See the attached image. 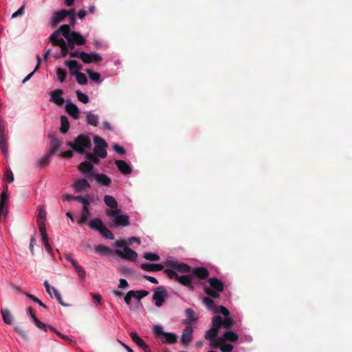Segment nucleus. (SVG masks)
Returning a JSON list of instances; mask_svg holds the SVG:
<instances>
[{
  "label": "nucleus",
  "mask_w": 352,
  "mask_h": 352,
  "mask_svg": "<svg viewBox=\"0 0 352 352\" xmlns=\"http://www.w3.org/2000/svg\"><path fill=\"white\" fill-rule=\"evenodd\" d=\"M208 282L209 286L204 287L205 294L210 298H219L221 296L220 293L224 290V284L217 278H210Z\"/></svg>",
  "instance_id": "f257e3e1"
},
{
  "label": "nucleus",
  "mask_w": 352,
  "mask_h": 352,
  "mask_svg": "<svg viewBox=\"0 0 352 352\" xmlns=\"http://www.w3.org/2000/svg\"><path fill=\"white\" fill-rule=\"evenodd\" d=\"M67 146L80 154L85 153V149L91 148V142L89 136L80 134L78 135L73 142H67Z\"/></svg>",
  "instance_id": "f03ea898"
},
{
  "label": "nucleus",
  "mask_w": 352,
  "mask_h": 352,
  "mask_svg": "<svg viewBox=\"0 0 352 352\" xmlns=\"http://www.w3.org/2000/svg\"><path fill=\"white\" fill-rule=\"evenodd\" d=\"M221 327V317L215 316L212 318V327L208 330L205 334V339L210 341V346L212 347V343L218 342L219 331Z\"/></svg>",
  "instance_id": "7ed1b4c3"
},
{
  "label": "nucleus",
  "mask_w": 352,
  "mask_h": 352,
  "mask_svg": "<svg viewBox=\"0 0 352 352\" xmlns=\"http://www.w3.org/2000/svg\"><path fill=\"white\" fill-rule=\"evenodd\" d=\"M121 210H107L106 214L113 219V223L117 227H125L129 225V217L126 214H122Z\"/></svg>",
  "instance_id": "20e7f679"
},
{
  "label": "nucleus",
  "mask_w": 352,
  "mask_h": 352,
  "mask_svg": "<svg viewBox=\"0 0 352 352\" xmlns=\"http://www.w3.org/2000/svg\"><path fill=\"white\" fill-rule=\"evenodd\" d=\"M89 226L91 229L98 231L104 238L111 240L114 239L113 232L104 225L100 218L91 219Z\"/></svg>",
  "instance_id": "39448f33"
},
{
  "label": "nucleus",
  "mask_w": 352,
  "mask_h": 352,
  "mask_svg": "<svg viewBox=\"0 0 352 352\" xmlns=\"http://www.w3.org/2000/svg\"><path fill=\"white\" fill-rule=\"evenodd\" d=\"M154 333L157 337H162V342L166 344H174L177 340V336L174 333H168L163 331L161 326L154 327Z\"/></svg>",
  "instance_id": "423d86ee"
},
{
  "label": "nucleus",
  "mask_w": 352,
  "mask_h": 352,
  "mask_svg": "<svg viewBox=\"0 0 352 352\" xmlns=\"http://www.w3.org/2000/svg\"><path fill=\"white\" fill-rule=\"evenodd\" d=\"M94 142L95 144L94 148V153L102 159L105 158L107 155L106 148L108 145L107 142L102 138L97 135L94 137Z\"/></svg>",
  "instance_id": "0eeeda50"
},
{
  "label": "nucleus",
  "mask_w": 352,
  "mask_h": 352,
  "mask_svg": "<svg viewBox=\"0 0 352 352\" xmlns=\"http://www.w3.org/2000/svg\"><path fill=\"white\" fill-rule=\"evenodd\" d=\"M203 302L210 310L212 311L215 314L221 313L225 316H228L230 315V311L226 307L222 305H215L214 300L209 297H204L203 298Z\"/></svg>",
  "instance_id": "6e6552de"
},
{
  "label": "nucleus",
  "mask_w": 352,
  "mask_h": 352,
  "mask_svg": "<svg viewBox=\"0 0 352 352\" xmlns=\"http://www.w3.org/2000/svg\"><path fill=\"white\" fill-rule=\"evenodd\" d=\"M115 253L122 259L129 261H135L138 257V254L134 250L129 248L128 246L124 247L123 250L116 249Z\"/></svg>",
  "instance_id": "1a4fd4ad"
},
{
  "label": "nucleus",
  "mask_w": 352,
  "mask_h": 352,
  "mask_svg": "<svg viewBox=\"0 0 352 352\" xmlns=\"http://www.w3.org/2000/svg\"><path fill=\"white\" fill-rule=\"evenodd\" d=\"M167 296L168 292L166 289L162 286L157 287L154 290L153 295V299L155 301V305L158 307H161Z\"/></svg>",
  "instance_id": "9d476101"
},
{
  "label": "nucleus",
  "mask_w": 352,
  "mask_h": 352,
  "mask_svg": "<svg viewBox=\"0 0 352 352\" xmlns=\"http://www.w3.org/2000/svg\"><path fill=\"white\" fill-rule=\"evenodd\" d=\"M80 58L84 63L89 64L91 63H98L102 60V56L97 53H86L84 52H80Z\"/></svg>",
  "instance_id": "9b49d317"
},
{
  "label": "nucleus",
  "mask_w": 352,
  "mask_h": 352,
  "mask_svg": "<svg viewBox=\"0 0 352 352\" xmlns=\"http://www.w3.org/2000/svg\"><path fill=\"white\" fill-rule=\"evenodd\" d=\"M166 265L171 267L181 273H189L191 271V267L188 265L182 262L166 261Z\"/></svg>",
  "instance_id": "f8f14e48"
},
{
  "label": "nucleus",
  "mask_w": 352,
  "mask_h": 352,
  "mask_svg": "<svg viewBox=\"0 0 352 352\" xmlns=\"http://www.w3.org/2000/svg\"><path fill=\"white\" fill-rule=\"evenodd\" d=\"M94 165L88 161L80 163L78 166L79 171L82 174H86L89 179H91L96 173L94 172Z\"/></svg>",
  "instance_id": "ddd939ff"
},
{
  "label": "nucleus",
  "mask_w": 352,
  "mask_h": 352,
  "mask_svg": "<svg viewBox=\"0 0 352 352\" xmlns=\"http://www.w3.org/2000/svg\"><path fill=\"white\" fill-rule=\"evenodd\" d=\"M63 92L62 89H56L50 93V102H54L58 106H62L65 103V99L63 98Z\"/></svg>",
  "instance_id": "4468645a"
},
{
  "label": "nucleus",
  "mask_w": 352,
  "mask_h": 352,
  "mask_svg": "<svg viewBox=\"0 0 352 352\" xmlns=\"http://www.w3.org/2000/svg\"><path fill=\"white\" fill-rule=\"evenodd\" d=\"M212 348L220 349L222 352H232L234 346L230 344H226L225 339L219 338L218 342L212 344Z\"/></svg>",
  "instance_id": "2eb2a0df"
},
{
  "label": "nucleus",
  "mask_w": 352,
  "mask_h": 352,
  "mask_svg": "<svg viewBox=\"0 0 352 352\" xmlns=\"http://www.w3.org/2000/svg\"><path fill=\"white\" fill-rule=\"evenodd\" d=\"M73 187L76 192H81L82 191H87L91 186L87 179L81 178L74 182Z\"/></svg>",
  "instance_id": "dca6fc26"
},
{
  "label": "nucleus",
  "mask_w": 352,
  "mask_h": 352,
  "mask_svg": "<svg viewBox=\"0 0 352 352\" xmlns=\"http://www.w3.org/2000/svg\"><path fill=\"white\" fill-rule=\"evenodd\" d=\"M130 337L132 340L140 348H142L144 352H151L148 348V346L145 342L138 336L136 332H131Z\"/></svg>",
  "instance_id": "f3484780"
},
{
  "label": "nucleus",
  "mask_w": 352,
  "mask_h": 352,
  "mask_svg": "<svg viewBox=\"0 0 352 352\" xmlns=\"http://www.w3.org/2000/svg\"><path fill=\"white\" fill-rule=\"evenodd\" d=\"M190 272L191 274H193V278L196 276L201 280H205L209 276L208 270L204 267H195Z\"/></svg>",
  "instance_id": "a211bd4d"
},
{
  "label": "nucleus",
  "mask_w": 352,
  "mask_h": 352,
  "mask_svg": "<svg viewBox=\"0 0 352 352\" xmlns=\"http://www.w3.org/2000/svg\"><path fill=\"white\" fill-rule=\"evenodd\" d=\"M193 330L191 326H187L183 331L181 341L182 342L187 346L192 341Z\"/></svg>",
  "instance_id": "6ab92c4d"
},
{
  "label": "nucleus",
  "mask_w": 352,
  "mask_h": 352,
  "mask_svg": "<svg viewBox=\"0 0 352 352\" xmlns=\"http://www.w3.org/2000/svg\"><path fill=\"white\" fill-rule=\"evenodd\" d=\"M66 16H67V13L66 12V10H61L60 11L56 12L51 19V25L52 26L57 25L60 21H62Z\"/></svg>",
  "instance_id": "aec40b11"
},
{
  "label": "nucleus",
  "mask_w": 352,
  "mask_h": 352,
  "mask_svg": "<svg viewBox=\"0 0 352 352\" xmlns=\"http://www.w3.org/2000/svg\"><path fill=\"white\" fill-rule=\"evenodd\" d=\"M28 312L29 313L32 319L34 322L35 325L38 328L45 331H47V326L37 318L34 310L31 307H28Z\"/></svg>",
  "instance_id": "412c9836"
},
{
  "label": "nucleus",
  "mask_w": 352,
  "mask_h": 352,
  "mask_svg": "<svg viewBox=\"0 0 352 352\" xmlns=\"http://www.w3.org/2000/svg\"><path fill=\"white\" fill-rule=\"evenodd\" d=\"M78 46L83 45L86 43L85 38L78 32H72L70 36L68 38Z\"/></svg>",
  "instance_id": "4be33fe9"
},
{
  "label": "nucleus",
  "mask_w": 352,
  "mask_h": 352,
  "mask_svg": "<svg viewBox=\"0 0 352 352\" xmlns=\"http://www.w3.org/2000/svg\"><path fill=\"white\" fill-rule=\"evenodd\" d=\"M186 318L184 320L183 323L190 326V324L196 322L198 317L196 316L195 312L190 308H188L185 310Z\"/></svg>",
  "instance_id": "5701e85b"
},
{
  "label": "nucleus",
  "mask_w": 352,
  "mask_h": 352,
  "mask_svg": "<svg viewBox=\"0 0 352 352\" xmlns=\"http://www.w3.org/2000/svg\"><path fill=\"white\" fill-rule=\"evenodd\" d=\"M118 170L124 175H129L132 172L131 166L124 160H116Z\"/></svg>",
  "instance_id": "b1692460"
},
{
  "label": "nucleus",
  "mask_w": 352,
  "mask_h": 352,
  "mask_svg": "<svg viewBox=\"0 0 352 352\" xmlns=\"http://www.w3.org/2000/svg\"><path fill=\"white\" fill-rule=\"evenodd\" d=\"M59 36L58 32H54L50 36V41L53 45L61 47L67 43L63 38H59Z\"/></svg>",
  "instance_id": "393cba45"
},
{
  "label": "nucleus",
  "mask_w": 352,
  "mask_h": 352,
  "mask_svg": "<svg viewBox=\"0 0 352 352\" xmlns=\"http://www.w3.org/2000/svg\"><path fill=\"white\" fill-rule=\"evenodd\" d=\"M93 178H95L97 182L102 186H109L111 183V178L103 173H95Z\"/></svg>",
  "instance_id": "a878e982"
},
{
  "label": "nucleus",
  "mask_w": 352,
  "mask_h": 352,
  "mask_svg": "<svg viewBox=\"0 0 352 352\" xmlns=\"http://www.w3.org/2000/svg\"><path fill=\"white\" fill-rule=\"evenodd\" d=\"M142 270L147 272H158L164 269V266L162 264H151V263H142L140 265Z\"/></svg>",
  "instance_id": "bb28decb"
},
{
  "label": "nucleus",
  "mask_w": 352,
  "mask_h": 352,
  "mask_svg": "<svg viewBox=\"0 0 352 352\" xmlns=\"http://www.w3.org/2000/svg\"><path fill=\"white\" fill-rule=\"evenodd\" d=\"M65 110L74 119L78 118L79 110L76 104L72 102H67L65 106Z\"/></svg>",
  "instance_id": "cd10ccee"
},
{
  "label": "nucleus",
  "mask_w": 352,
  "mask_h": 352,
  "mask_svg": "<svg viewBox=\"0 0 352 352\" xmlns=\"http://www.w3.org/2000/svg\"><path fill=\"white\" fill-rule=\"evenodd\" d=\"M65 64L69 68L70 73L73 75L79 72V70L81 69V66L75 60H67Z\"/></svg>",
  "instance_id": "c85d7f7f"
},
{
  "label": "nucleus",
  "mask_w": 352,
  "mask_h": 352,
  "mask_svg": "<svg viewBox=\"0 0 352 352\" xmlns=\"http://www.w3.org/2000/svg\"><path fill=\"white\" fill-rule=\"evenodd\" d=\"M104 204L110 208L109 210H118V201L111 195H105L104 197Z\"/></svg>",
  "instance_id": "c756f323"
},
{
  "label": "nucleus",
  "mask_w": 352,
  "mask_h": 352,
  "mask_svg": "<svg viewBox=\"0 0 352 352\" xmlns=\"http://www.w3.org/2000/svg\"><path fill=\"white\" fill-rule=\"evenodd\" d=\"M61 146V142L56 138H53L50 142V148L48 153L51 155L55 154L60 146Z\"/></svg>",
  "instance_id": "7c9ffc66"
},
{
  "label": "nucleus",
  "mask_w": 352,
  "mask_h": 352,
  "mask_svg": "<svg viewBox=\"0 0 352 352\" xmlns=\"http://www.w3.org/2000/svg\"><path fill=\"white\" fill-rule=\"evenodd\" d=\"M55 32H58V35L62 34L65 39L69 38L72 34V32H70V27L67 24L62 25Z\"/></svg>",
  "instance_id": "2f4dec72"
},
{
  "label": "nucleus",
  "mask_w": 352,
  "mask_h": 352,
  "mask_svg": "<svg viewBox=\"0 0 352 352\" xmlns=\"http://www.w3.org/2000/svg\"><path fill=\"white\" fill-rule=\"evenodd\" d=\"M86 120L88 124L96 126L98 124L99 117L96 114L88 112L86 113Z\"/></svg>",
  "instance_id": "473e14b6"
},
{
  "label": "nucleus",
  "mask_w": 352,
  "mask_h": 352,
  "mask_svg": "<svg viewBox=\"0 0 352 352\" xmlns=\"http://www.w3.org/2000/svg\"><path fill=\"white\" fill-rule=\"evenodd\" d=\"M223 339H225V342L229 341L232 342H234L238 340L239 336L231 331H227L223 333Z\"/></svg>",
  "instance_id": "72a5a7b5"
},
{
  "label": "nucleus",
  "mask_w": 352,
  "mask_h": 352,
  "mask_svg": "<svg viewBox=\"0 0 352 352\" xmlns=\"http://www.w3.org/2000/svg\"><path fill=\"white\" fill-rule=\"evenodd\" d=\"M1 313L3 322L7 324H12L13 322V318L10 311L8 309H2L1 310Z\"/></svg>",
  "instance_id": "f704fd0d"
},
{
  "label": "nucleus",
  "mask_w": 352,
  "mask_h": 352,
  "mask_svg": "<svg viewBox=\"0 0 352 352\" xmlns=\"http://www.w3.org/2000/svg\"><path fill=\"white\" fill-rule=\"evenodd\" d=\"M193 280V274H188V275H183V276H179V278H177L176 280H177L180 284L186 286L189 285L190 282H192Z\"/></svg>",
  "instance_id": "c9c22d12"
},
{
  "label": "nucleus",
  "mask_w": 352,
  "mask_h": 352,
  "mask_svg": "<svg viewBox=\"0 0 352 352\" xmlns=\"http://www.w3.org/2000/svg\"><path fill=\"white\" fill-rule=\"evenodd\" d=\"M0 148L3 155L6 157L8 153V150L7 138L6 135H0Z\"/></svg>",
  "instance_id": "e433bc0d"
},
{
  "label": "nucleus",
  "mask_w": 352,
  "mask_h": 352,
  "mask_svg": "<svg viewBox=\"0 0 352 352\" xmlns=\"http://www.w3.org/2000/svg\"><path fill=\"white\" fill-rule=\"evenodd\" d=\"M85 157L87 160H88V162H90L93 165L94 164H98L100 162L99 158H100L99 156L96 155V153L87 152L85 153Z\"/></svg>",
  "instance_id": "4c0bfd02"
},
{
  "label": "nucleus",
  "mask_w": 352,
  "mask_h": 352,
  "mask_svg": "<svg viewBox=\"0 0 352 352\" xmlns=\"http://www.w3.org/2000/svg\"><path fill=\"white\" fill-rule=\"evenodd\" d=\"M94 249L96 252L101 254L109 255L112 253V250L109 247L103 245H96Z\"/></svg>",
  "instance_id": "58836bf2"
},
{
  "label": "nucleus",
  "mask_w": 352,
  "mask_h": 352,
  "mask_svg": "<svg viewBox=\"0 0 352 352\" xmlns=\"http://www.w3.org/2000/svg\"><path fill=\"white\" fill-rule=\"evenodd\" d=\"M89 211L88 208L83 207L80 218L78 220V223L80 224V225L85 223L87 221L88 218H89Z\"/></svg>",
  "instance_id": "ea45409f"
},
{
  "label": "nucleus",
  "mask_w": 352,
  "mask_h": 352,
  "mask_svg": "<svg viewBox=\"0 0 352 352\" xmlns=\"http://www.w3.org/2000/svg\"><path fill=\"white\" fill-rule=\"evenodd\" d=\"M86 72L89 76V78L91 80L96 82L97 83L100 82V74L98 72H95L91 69H86Z\"/></svg>",
  "instance_id": "a19ab883"
},
{
  "label": "nucleus",
  "mask_w": 352,
  "mask_h": 352,
  "mask_svg": "<svg viewBox=\"0 0 352 352\" xmlns=\"http://www.w3.org/2000/svg\"><path fill=\"white\" fill-rule=\"evenodd\" d=\"M60 122H61V126H60V131L63 133H66L69 128V123L67 120V118L65 116H61L60 117Z\"/></svg>",
  "instance_id": "79ce46f5"
},
{
  "label": "nucleus",
  "mask_w": 352,
  "mask_h": 352,
  "mask_svg": "<svg viewBox=\"0 0 352 352\" xmlns=\"http://www.w3.org/2000/svg\"><path fill=\"white\" fill-rule=\"evenodd\" d=\"M41 238H42V241H43L44 247H45V249L49 254H51L52 249L49 243V240H48V236H47V232L41 234Z\"/></svg>",
  "instance_id": "37998d69"
},
{
  "label": "nucleus",
  "mask_w": 352,
  "mask_h": 352,
  "mask_svg": "<svg viewBox=\"0 0 352 352\" xmlns=\"http://www.w3.org/2000/svg\"><path fill=\"white\" fill-rule=\"evenodd\" d=\"M50 157H51V155H50L49 153L46 154L45 156L41 157L38 161V165L41 168H43L45 166H47L49 164V163L50 162Z\"/></svg>",
  "instance_id": "c03bdc74"
},
{
  "label": "nucleus",
  "mask_w": 352,
  "mask_h": 352,
  "mask_svg": "<svg viewBox=\"0 0 352 352\" xmlns=\"http://www.w3.org/2000/svg\"><path fill=\"white\" fill-rule=\"evenodd\" d=\"M72 265L75 269L76 272L79 275V276L81 278H84L85 276V271L84 270V269L81 266H80L76 261H72Z\"/></svg>",
  "instance_id": "a18cd8bd"
},
{
  "label": "nucleus",
  "mask_w": 352,
  "mask_h": 352,
  "mask_svg": "<svg viewBox=\"0 0 352 352\" xmlns=\"http://www.w3.org/2000/svg\"><path fill=\"white\" fill-rule=\"evenodd\" d=\"M74 76H76V80L79 85H84L87 83V78L85 74L83 73L78 72L75 74Z\"/></svg>",
  "instance_id": "49530a36"
},
{
  "label": "nucleus",
  "mask_w": 352,
  "mask_h": 352,
  "mask_svg": "<svg viewBox=\"0 0 352 352\" xmlns=\"http://www.w3.org/2000/svg\"><path fill=\"white\" fill-rule=\"evenodd\" d=\"M234 324V320L231 318L226 317L223 320L221 318V327L226 329H230Z\"/></svg>",
  "instance_id": "de8ad7c7"
},
{
  "label": "nucleus",
  "mask_w": 352,
  "mask_h": 352,
  "mask_svg": "<svg viewBox=\"0 0 352 352\" xmlns=\"http://www.w3.org/2000/svg\"><path fill=\"white\" fill-rule=\"evenodd\" d=\"M143 257L148 261H157L160 260V256L156 253L145 252Z\"/></svg>",
  "instance_id": "09e8293b"
},
{
  "label": "nucleus",
  "mask_w": 352,
  "mask_h": 352,
  "mask_svg": "<svg viewBox=\"0 0 352 352\" xmlns=\"http://www.w3.org/2000/svg\"><path fill=\"white\" fill-rule=\"evenodd\" d=\"M46 212L43 206H41L38 210V214L37 217V223L45 222Z\"/></svg>",
  "instance_id": "8fccbe9b"
},
{
  "label": "nucleus",
  "mask_w": 352,
  "mask_h": 352,
  "mask_svg": "<svg viewBox=\"0 0 352 352\" xmlns=\"http://www.w3.org/2000/svg\"><path fill=\"white\" fill-rule=\"evenodd\" d=\"M14 331L23 339L28 340L29 338L28 333L21 327H15Z\"/></svg>",
  "instance_id": "3c124183"
},
{
  "label": "nucleus",
  "mask_w": 352,
  "mask_h": 352,
  "mask_svg": "<svg viewBox=\"0 0 352 352\" xmlns=\"http://www.w3.org/2000/svg\"><path fill=\"white\" fill-rule=\"evenodd\" d=\"M132 298H136V292L133 290H130L129 292H128L126 293V294L125 295V296L124 298V302L127 305H130Z\"/></svg>",
  "instance_id": "603ef678"
},
{
  "label": "nucleus",
  "mask_w": 352,
  "mask_h": 352,
  "mask_svg": "<svg viewBox=\"0 0 352 352\" xmlns=\"http://www.w3.org/2000/svg\"><path fill=\"white\" fill-rule=\"evenodd\" d=\"M25 296H28L29 298H30L31 300H32L34 302L37 303L38 305H40L41 307H43V308H47V305H45L43 302H42V301H41L37 297H36L34 295H32L30 294H28V293H25Z\"/></svg>",
  "instance_id": "864d4df0"
},
{
  "label": "nucleus",
  "mask_w": 352,
  "mask_h": 352,
  "mask_svg": "<svg viewBox=\"0 0 352 352\" xmlns=\"http://www.w3.org/2000/svg\"><path fill=\"white\" fill-rule=\"evenodd\" d=\"M36 60H37V64H36V67H35L34 70L32 72H31L30 74H28V76H26V77H25V78L22 80V82H23V83H24V82H25L26 81H28V80L32 77V76L33 75V74L34 73V72H35V71H36V70L38 69V67H39V66H40V64H41V57H40L38 55L36 56Z\"/></svg>",
  "instance_id": "5fc2aeb1"
},
{
  "label": "nucleus",
  "mask_w": 352,
  "mask_h": 352,
  "mask_svg": "<svg viewBox=\"0 0 352 352\" xmlns=\"http://www.w3.org/2000/svg\"><path fill=\"white\" fill-rule=\"evenodd\" d=\"M56 74L58 80L60 82H63L65 79V77L67 76V72L65 69L61 68H58L56 70Z\"/></svg>",
  "instance_id": "6e6d98bb"
},
{
  "label": "nucleus",
  "mask_w": 352,
  "mask_h": 352,
  "mask_svg": "<svg viewBox=\"0 0 352 352\" xmlns=\"http://www.w3.org/2000/svg\"><path fill=\"white\" fill-rule=\"evenodd\" d=\"M76 96L78 97V99L82 102L84 104H86L89 101V97L85 94H83L78 90L76 91Z\"/></svg>",
  "instance_id": "4d7b16f0"
},
{
  "label": "nucleus",
  "mask_w": 352,
  "mask_h": 352,
  "mask_svg": "<svg viewBox=\"0 0 352 352\" xmlns=\"http://www.w3.org/2000/svg\"><path fill=\"white\" fill-rule=\"evenodd\" d=\"M5 179L8 183H12L14 181V175L10 169L6 170L4 173Z\"/></svg>",
  "instance_id": "13d9d810"
},
{
  "label": "nucleus",
  "mask_w": 352,
  "mask_h": 352,
  "mask_svg": "<svg viewBox=\"0 0 352 352\" xmlns=\"http://www.w3.org/2000/svg\"><path fill=\"white\" fill-rule=\"evenodd\" d=\"M164 272L170 279L177 280V278H179V275L174 270L166 269Z\"/></svg>",
  "instance_id": "bf43d9fd"
},
{
  "label": "nucleus",
  "mask_w": 352,
  "mask_h": 352,
  "mask_svg": "<svg viewBox=\"0 0 352 352\" xmlns=\"http://www.w3.org/2000/svg\"><path fill=\"white\" fill-rule=\"evenodd\" d=\"M47 329H49L50 330H51L52 331L54 332L58 337H60V338L66 340V341H69L70 340L69 338L67 336H65V335H63V333H61L60 332L56 331L53 327L52 326H47Z\"/></svg>",
  "instance_id": "052dcab7"
},
{
  "label": "nucleus",
  "mask_w": 352,
  "mask_h": 352,
  "mask_svg": "<svg viewBox=\"0 0 352 352\" xmlns=\"http://www.w3.org/2000/svg\"><path fill=\"white\" fill-rule=\"evenodd\" d=\"M61 49V53H60V55H55L54 57L56 58H59L60 57H65L69 52H68V47H67V44L63 47H60Z\"/></svg>",
  "instance_id": "680f3d73"
},
{
  "label": "nucleus",
  "mask_w": 352,
  "mask_h": 352,
  "mask_svg": "<svg viewBox=\"0 0 352 352\" xmlns=\"http://www.w3.org/2000/svg\"><path fill=\"white\" fill-rule=\"evenodd\" d=\"M136 292V298L140 300L141 298L148 295V292L146 290H138Z\"/></svg>",
  "instance_id": "e2e57ef3"
},
{
  "label": "nucleus",
  "mask_w": 352,
  "mask_h": 352,
  "mask_svg": "<svg viewBox=\"0 0 352 352\" xmlns=\"http://www.w3.org/2000/svg\"><path fill=\"white\" fill-rule=\"evenodd\" d=\"M113 148L116 153H118L120 155H124L126 153V151L123 147H122L116 144L113 146Z\"/></svg>",
  "instance_id": "0e129e2a"
},
{
  "label": "nucleus",
  "mask_w": 352,
  "mask_h": 352,
  "mask_svg": "<svg viewBox=\"0 0 352 352\" xmlns=\"http://www.w3.org/2000/svg\"><path fill=\"white\" fill-rule=\"evenodd\" d=\"M75 201H78L84 205V207H87L89 205V201L82 196H76Z\"/></svg>",
  "instance_id": "69168bd1"
},
{
  "label": "nucleus",
  "mask_w": 352,
  "mask_h": 352,
  "mask_svg": "<svg viewBox=\"0 0 352 352\" xmlns=\"http://www.w3.org/2000/svg\"><path fill=\"white\" fill-rule=\"evenodd\" d=\"M25 5L23 4L17 11L14 12L12 15V18H16L18 16L22 15L24 12Z\"/></svg>",
  "instance_id": "338daca9"
},
{
  "label": "nucleus",
  "mask_w": 352,
  "mask_h": 352,
  "mask_svg": "<svg viewBox=\"0 0 352 352\" xmlns=\"http://www.w3.org/2000/svg\"><path fill=\"white\" fill-rule=\"evenodd\" d=\"M128 287H129V284L125 279H123V278L120 279V283H119V285H118L119 288L126 289Z\"/></svg>",
  "instance_id": "774afa93"
}]
</instances>
